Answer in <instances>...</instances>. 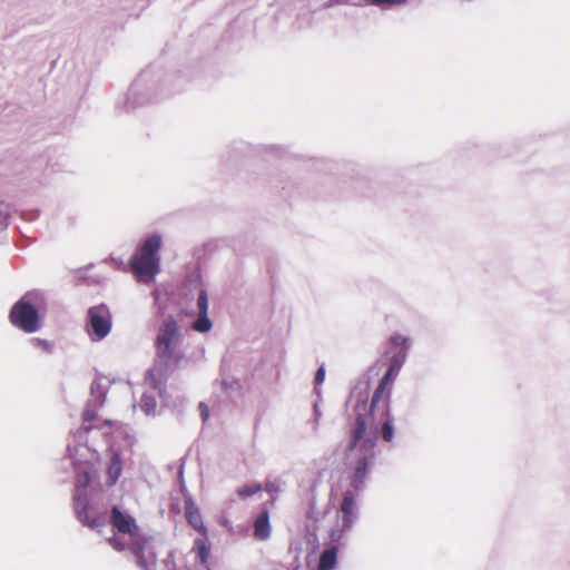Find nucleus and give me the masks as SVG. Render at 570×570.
Segmentation results:
<instances>
[{
	"label": "nucleus",
	"mask_w": 570,
	"mask_h": 570,
	"mask_svg": "<svg viewBox=\"0 0 570 570\" xmlns=\"http://www.w3.org/2000/svg\"><path fill=\"white\" fill-rule=\"evenodd\" d=\"M382 425V438L386 442H391L394 438L393 417L389 413L387 403L383 402L379 407L374 409V425L379 429Z\"/></svg>",
	"instance_id": "11"
},
{
	"label": "nucleus",
	"mask_w": 570,
	"mask_h": 570,
	"mask_svg": "<svg viewBox=\"0 0 570 570\" xmlns=\"http://www.w3.org/2000/svg\"><path fill=\"white\" fill-rule=\"evenodd\" d=\"M181 342L183 336L178 323L171 316L165 317L156 338L158 364L150 368L145 377V384L157 390L160 396L163 395L161 385L166 380L163 366L173 368L185 361Z\"/></svg>",
	"instance_id": "2"
},
{
	"label": "nucleus",
	"mask_w": 570,
	"mask_h": 570,
	"mask_svg": "<svg viewBox=\"0 0 570 570\" xmlns=\"http://www.w3.org/2000/svg\"><path fill=\"white\" fill-rule=\"evenodd\" d=\"M254 534L258 540H266L269 538L271 524L267 510L262 511V513L256 518L254 523Z\"/></svg>",
	"instance_id": "13"
},
{
	"label": "nucleus",
	"mask_w": 570,
	"mask_h": 570,
	"mask_svg": "<svg viewBox=\"0 0 570 570\" xmlns=\"http://www.w3.org/2000/svg\"><path fill=\"white\" fill-rule=\"evenodd\" d=\"M199 409H200V414H202L203 421H206L209 416L208 407L204 403H200Z\"/></svg>",
	"instance_id": "25"
},
{
	"label": "nucleus",
	"mask_w": 570,
	"mask_h": 570,
	"mask_svg": "<svg viewBox=\"0 0 570 570\" xmlns=\"http://www.w3.org/2000/svg\"><path fill=\"white\" fill-rule=\"evenodd\" d=\"M72 462L75 460L70 456ZM97 452L95 453V459L90 461L94 462L97 460ZM76 466L83 465L85 463H73ZM86 464H89L87 462ZM90 482V475L87 470H80L77 478L76 491H75V511L78 520L82 522L85 525L89 528H98L105 523V513L97 512L88 501L87 495V487Z\"/></svg>",
	"instance_id": "5"
},
{
	"label": "nucleus",
	"mask_w": 570,
	"mask_h": 570,
	"mask_svg": "<svg viewBox=\"0 0 570 570\" xmlns=\"http://www.w3.org/2000/svg\"><path fill=\"white\" fill-rule=\"evenodd\" d=\"M3 226H6V217L0 212V228L3 227Z\"/></svg>",
	"instance_id": "26"
},
{
	"label": "nucleus",
	"mask_w": 570,
	"mask_h": 570,
	"mask_svg": "<svg viewBox=\"0 0 570 570\" xmlns=\"http://www.w3.org/2000/svg\"><path fill=\"white\" fill-rule=\"evenodd\" d=\"M342 4L363 6V4H366V0H328L325 3V7L331 8V7H335V6H342Z\"/></svg>",
	"instance_id": "22"
},
{
	"label": "nucleus",
	"mask_w": 570,
	"mask_h": 570,
	"mask_svg": "<svg viewBox=\"0 0 570 570\" xmlns=\"http://www.w3.org/2000/svg\"><path fill=\"white\" fill-rule=\"evenodd\" d=\"M37 294L28 293L11 308L12 324L27 333H35L40 328V318L37 306L32 304Z\"/></svg>",
	"instance_id": "7"
},
{
	"label": "nucleus",
	"mask_w": 570,
	"mask_h": 570,
	"mask_svg": "<svg viewBox=\"0 0 570 570\" xmlns=\"http://www.w3.org/2000/svg\"><path fill=\"white\" fill-rule=\"evenodd\" d=\"M104 387L100 383L94 382L91 384V399L82 414L83 426L73 434L72 442L68 443L67 446L68 454L75 460V463H87L95 459L96 449L86 443L88 433L95 430L88 423L96 419L97 409L104 404Z\"/></svg>",
	"instance_id": "4"
},
{
	"label": "nucleus",
	"mask_w": 570,
	"mask_h": 570,
	"mask_svg": "<svg viewBox=\"0 0 570 570\" xmlns=\"http://www.w3.org/2000/svg\"><path fill=\"white\" fill-rule=\"evenodd\" d=\"M325 380V368L321 366L315 373V383L322 384Z\"/></svg>",
	"instance_id": "24"
},
{
	"label": "nucleus",
	"mask_w": 570,
	"mask_h": 570,
	"mask_svg": "<svg viewBox=\"0 0 570 570\" xmlns=\"http://www.w3.org/2000/svg\"><path fill=\"white\" fill-rule=\"evenodd\" d=\"M111 328V316L105 305H99L88 311L87 332L92 341L105 338Z\"/></svg>",
	"instance_id": "8"
},
{
	"label": "nucleus",
	"mask_w": 570,
	"mask_h": 570,
	"mask_svg": "<svg viewBox=\"0 0 570 570\" xmlns=\"http://www.w3.org/2000/svg\"><path fill=\"white\" fill-rule=\"evenodd\" d=\"M185 511H186V518L189 524L202 532L203 534H206V528L203 523L202 514L198 510V508L195 505V503L191 501V499H187L185 502Z\"/></svg>",
	"instance_id": "12"
},
{
	"label": "nucleus",
	"mask_w": 570,
	"mask_h": 570,
	"mask_svg": "<svg viewBox=\"0 0 570 570\" xmlns=\"http://www.w3.org/2000/svg\"><path fill=\"white\" fill-rule=\"evenodd\" d=\"M407 353L409 351H405L404 348H400L399 351L393 352V355L390 360V366H392V371H401L407 358Z\"/></svg>",
	"instance_id": "17"
},
{
	"label": "nucleus",
	"mask_w": 570,
	"mask_h": 570,
	"mask_svg": "<svg viewBox=\"0 0 570 570\" xmlns=\"http://www.w3.org/2000/svg\"><path fill=\"white\" fill-rule=\"evenodd\" d=\"M185 314L186 315H195L196 313L195 312H187V311H185Z\"/></svg>",
	"instance_id": "28"
},
{
	"label": "nucleus",
	"mask_w": 570,
	"mask_h": 570,
	"mask_svg": "<svg viewBox=\"0 0 570 570\" xmlns=\"http://www.w3.org/2000/svg\"><path fill=\"white\" fill-rule=\"evenodd\" d=\"M400 371H392L389 366L375 390L370 406L366 402L356 404V421L351 431V439L346 449V462L353 469L351 487L355 492L364 489L368 470L375 460V445L377 428L374 425V409L383 404L385 386L394 380Z\"/></svg>",
	"instance_id": "1"
},
{
	"label": "nucleus",
	"mask_w": 570,
	"mask_h": 570,
	"mask_svg": "<svg viewBox=\"0 0 570 570\" xmlns=\"http://www.w3.org/2000/svg\"><path fill=\"white\" fill-rule=\"evenodd\" d=\"M31 343L35 346L41 347V348H43L46 351H50L51 350V344L48 341H45V340H41V338H32Z\"/></svg>",
	"instance_id": "23"
},
{
	"label": "nucleus",
	"mask_w": 570,
	"mask_h": 570,
	"mask_svg": "<svg viewBox=\"0 0 570 570\" xmlns=\"http://www.w3.org/2000/svg\"><path fill=\"white\" fill-rule=\"evenodd\" d=\"M196 307L198 317L191 323V328L198 333H207L212 330L213 323L208 317V294L207 289L199 285L196 288Z\"/></svg>",
	"instance_id": "10"
},
{
	"label": "nucleus",
	"mask_w": 570,
	"mask_h": 570,
	"mask_svg": "<svg viewBox=\"0 0 570 570\" xmlns=\"http://www.w3.org/2000/svg\"><path fill=\"white\" fill-rule=\"evenodd\" d=\"M161 246V236L154 234L147 237L136 254L130 259L132 272L139 277H148L154 279L159 273V249Z\"/></svg>",
	"instance_id": "6"
},
{
	"label": "nucleus",
	"mask_w": 570,
	"mask_h": 570,
	"mask_svg": "<svg viewBox=\"0 0 570 570\" xmlns=\"http://www.w3.org/2000/svg\"><path fill=\"white\" fill-rule=\"evenodd\" d=\"M337 563V548L330 547L325 549L321 557L317 570H334Z\"/></svg>",
	"instance_id": "15"
},
{
	"label": "nucleus",
	"mask_w": 570,
	"mask_h": 570,
	"mask_svg": "<svg viewBox=\"0 0 570 570\" xmlns=\"http://www.w3.org/2000/svg\"><path fill=\"white\" fill-rule=\"evenodd\" d=\"M193 552L196 554V558L199 559V562L205 566L208 560L209 550L203 539H196L193 547Z\"/></svg>",
	"instance_id": "16"
},
{
	"label": "nucleus",
	"mask_w": 570,
	"mask_h": 570,
	"mask_svg": "<svg viewBox=\"0 0 570 570\" xmlns=\"http://www.w3.org/2000/svg\"><path fill=\"white\" fill-rule=\"evenodd\" d=\"M261 490H262L261 484L253 483V484H248V485H244V487L238 488L237 489V494L240 498H247V497H250V495L259 492Z\"/></svg>",
	"instance_id": "21"
},
{
	"label": "nucleus",
	"mask_w": 570,
	"mask_h": 570,
	"mask_svg": "<svg viewBox=\"0 0 570 570\" xmlns=\"http://www.w3.org/2000/svg\"><path fill=\"white\" fill-rule=\"evenodd\" d=\"M266 491H268V492L275 491L274 484L273 483L266 484Z\"/></svg>",
	"instance_id": "27"
},
{
	"label": "nucleus",
	"mask_w": 570,
	"mask_h": 570,
	"mask_svg": "<svg viewBox=\"0 0 570 570\" xmlns=\"http://www.w3.org/2000/svg\"><path fill=\"white\" fill-rule=\"evenodd\" d=\"M141 411H144L146 414H153L156 410V397L155 394H150L148 392H145L140 399L139 404Z\"/></svg>",
	"instance_id": "18"
},
{
	"label": "nucleus",
	"mask_w": 570,
	"mask_h": 570,
	"mask_svg": "<svg viewBox=\"0 0 570 570\" xmlns=\"http://www.w3.org/2000/svg\"><path fill=\"white\" fill-rule=\"evenodd\" d=\"M390 345L393 351H399L400 348H404L405 351L410 350L411 342L407 336H404L402 334H394L390 338Z\"/></svg>",
	"instance_id": "19"
},
{
	"label": "nucleus",
	"mask_w": 570,
	"mask_h": 570,
	"mask_svg": "<svg viewBox=\"0 0 570 570\" xmlns=\"http://www.w3.org/2000/svg\"><path fill=\"white\" fill-rule=\"evenodd\" d=\"M121 460L118 453L112 452L107 466V483L114 485L121 474Z\"/></svg>",
	"instance_id": "14"
},
{
	"label": "nucleus",
	"mask_w": 570,
	"mask_h": 570,
	"mask_svg": "<svg viewBox=\"0 0 570 570\" xmlns=\"http://www.w3.org/2000/svg\"><path fill=\"white\" fill-rule=\"evenodd\" d=\"M111 520L114 527L122 535L110 539L112 547L119 551L125 550L127 546L135 554L137 564L142 570H153L156 564L155 552L147 539L138 534L135 519L127 513H122L117 507L111 510Z\"/></svg>",
	"instance_id": "3"
},
{
	"label": "nucleus",
	"mask_w": 570,
	"mask_h": 570,
	"mask_svg": "<svg viewBox=\"0 0 570 570\" xmlns=\"http://www.w3.org/2000/svg\"><path fill=\"white\" fill-rule=\"evenodd\" d=\"M409 0H366V4L375 6L382 9H391L394 7L403 6Z\"/></svg>",
	"instance_id": "20"
},
{
	"label": "nucleus",
	"mask_w": 570,
	"mask_h": 570,
	"mask_svg": "<svg viewBox=\"0 0 570 570\" xmlns=\"http://www.w3.org/2000/svg\"><path fill=\"white\" fill-rule=\"evenodd\" d=\"M342 514L341 529L331 532L333 541H340L345 531H350L357 519L356 493L352 490L345 491L340 508Z\"/></svg>",
	"instance_id": "9"
}]
</instances>
